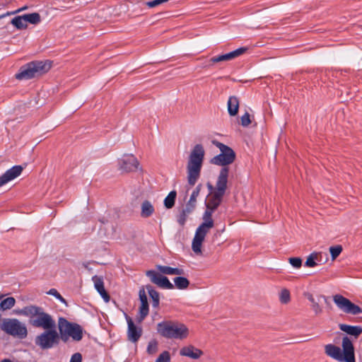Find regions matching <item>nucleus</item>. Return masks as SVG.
<instances>
[{"instance_id":"6e6552de","label":"nucleus","mask_w":362,"mask_h":362,"mask_svg":"<svg viewBox=\"0 0 362 362\" xmlns=\"http://www.w3.org/2000/svg\"><path fill=\"white\" fill-rule=\"evenodd\" d=\"M0 329L6 334L20 339L28 337L25 325L16 318H5L0 323Z\"/></svg>"},{"instance_id":"e433bc0d","label":"nucleus","mask_w":362,"mask_h":362,"mask_svg":"<svg viewBox=\"0 0 362 362\" xmlns=\"http://www.w3.org/2000/svg\"><path fill=\"white\" fill-rule=\"evenodd\" d=\"M290 292L288 289L284 288L280 293L279 300L281 303L286 304L290 301Z\"/></svg>"},{"instance_id":"4c0bfd02","label":"nucleus","mask_w":362,"mask_h":362,"mask_svg":"<svg viewBox=\"0 0 362 362\" xmlns=\"http://www.w3.org/2000/svg\"><path fill=\"white\" fill-rule=\"evenodd\" d=\"M47 293L54 296L60 302L67 305V302L65 298L55 288H51Z\"/></svg>"},{"instance_id":"de8ad7c7","label":"nucleus","mask_w":362,"mask_h":362,"mask_svg":"<svg viewBox=\"0 0 362 362\" xmlns=\"http://www.w3.org/2000/svg\"><path fill=\"white\" fill-rule=\"evenodd\" d=\"M185 274L184 269L181 268H173V275H182Z\"/></svg>"},{"instance_id":"79ce46f5","label":"nucleus","mask_w":362,"mask_h":362,"mask_svg":"<svg viewBox=\"0 0 362 362\" xmlns=\"http://www.w3.org/2000/svg\"><path fill=\"white\" fill-rule=\"evenodd\" d=\"M289 263L295 268H300L302 266V259L300 257H290Z\"/></svg>"},{"instance_id":"bb28decb","label":"nucleus","mask_w":362,"mask_h":362,"mask_svg":"<svg viewBox=\"0 0 362 362\" xmlns=\"http://www.w3.org/2000/svg\"><path fill=\"white\" fill-rule=\"evenodd\" d=\"M11 23L18 30L25 29L28 27L26 22L24 21L23 15L14 17Z\"/></svg>"},{"instance_id":"423d86ee","label":"nucleus","mask_w":362,"mask_h":362,"mask_svg":"<svg viewBox=\"0 0 362 362\" xmlns=\"http://www.w3.org/2000/svg\"><path fill=\"white\" fill-rule=\"evenodd\" d=\"M58 329L64 343H66L70 337L74 341H79L83 337V330L80 325L69 322L63 317L58 319Z\"/></svg>"},{"instance_id":"49530a36","label":"nucleus","mask_w":362,"mask_h":362,"mask_svg":"<svg viewBox=\"0 0 362 362\" xmlns=\"http://www.w3.org/2000/svg\"><path fill=\"white\" fill-rule=\"evenodd\" d=\"M206 186L209 191V194L212 195L213 193L216 190V185L214 186L212 184H211V182H208Z\"/></svg>"},{"instance_id":"c9c22d12","label":"nucleus","mask_w":362,"mask_h":362,"mask_svg":"<svg viewBox=\"0 0 362 362\" xmlns=\"http://www.w3.org/2000/svg\"><path fill=\"white\" fill-rule=\"evenodd\" d=\"M204 240L194 238L192 240V248L194 253H202V245Z\"/></svg>"},{"instance_id":"f257e3e1","label":"nucleus","mask_w":362,"mask_h":362,"mask_svg":"<svg viewBox=\"0 0 362 362\" xmlns=\"http://www.w3.org/2000/svg\"><path fill=\"white\" fill-rule=\"evenodd\" d=\"M16 314L29 318V324L35 328H52L56 325L55 320L49 313L45 312L42 307L30 305L22 309L16 310Z\"/></svg>"},{"instance_id":"603ef678","label":"nucleus","mask_w":362,"mask_h":362,"mask_svg":"<svg viewBox=\"0 0 362 362\" xmlns=\"http://www.w3.org/2000/svg\"><path fill=\"white\" fill-rule=\"evenodd\" d=\"M16 13H17V11H8V12H6V13H3V14L0 15V19H1V18H5V17H6V16H8L14 15V14H16Z\"/></svg>"},{"instance_id":"3c124183","label":"nucleus","mask_w":362,"mask_h":362,"mask_svg":"<svg viewBox=\"0 0 362 362\" xmlns=\"http://www.w3.org/2000/svg\"><path fill=\"white\" fill-rule=\"evenodd\" d=\"M100 295L101 296V297L103 298V300L105 302H109V300L110 299V296L106 291H103V293L102 292L100 293Z\"/></svg>"},{"instance_id":"7ed1b4c3","label":"nucleus","mask_w":362,"mask_h":362,"mask_svg":"<svg viewBox=\"0 0 362 362\" xmlns=\"http://www.w3.org/2000/svg\"><path fill=\"white\" fill-rule=\"evenodd\" d=\"M157 332L166 339L182 340L188 337L189 329L178 321L163 320L157 325Z\"/></svg>"},{"instance_id":"a211bd4d","label":"nucleus","mask_w":362,"mask_h":362,"mask_svg":"<svg viewBox=\"0 0 362 362\" xmlns=\"http://www.w3.org/2000/svg\"><path fill=\"white\" fill-rule=\"evenodd\" d=\"M325 351L327 356L339 362H343L342 351L340 347L329 344L325 346Z\"/></svg>"},{"instance_id":"864d4df0","label":"nucleus","mask_w":362,"mask_h":362,"mask_svg":"<svg viewBox=\"0 0 362 362\" xmlns=\"http://www.w3.org/2000/svg\"><path fill=\"white\" fill-rule=\"evenodd\" d=\"M27 8H28L27 6H23L22 8H20L16 10V11H17V13H19V12H21L22 11H24V10L27 9Z\"/></svg>"},{"instance_id":"f704fd0d","label":"nucleus","mask_w":362,"mask_h":362,"mask_svg":"<svg viewBox=\"0 0 362 362\" xmlns=\"http://www.w3.org/2000/svg\"><path fill=\"white\" fill-rule=\"evenodd\" d=\"M342 250H343L342 246L340 245L331 246L329 247V252L331 255L332 259V260L336 259L337 257H339V255L341 254Z\"/></svg>"},{"instance_id":"0eeeda50","label":"nucleus","mask_w":362,"mask_h":362,"mask_svg":"<svg viewBox=\"0 0 362 362\" xmlns=\"http://www.w3.org/2000/svg\"><path fill=\"white\" fill-rule=\"evenodd\" d=\"M44 331L35 338V344L41 350H49L59 344L61 340L59 331L56 329V325L52 328L44 329Z\"/></svg>"},{"instance_id":"2eb2a0df","label":"nucleus","mask_w":362,"mask_h":362,"mask_svg":"<svg viewBox=\"0 0 362 362\" xmlns=\"http://www.w3.org/2000/svg\"><path fill=\"white\" fill-rule=\"evenodd\" d=\"M247 47H242L233 50L230 52L215 56L211 58L210 62L212 63H218L223 61L232 60L242 54H243L247 50Z\"/></svg>"},{"instance_id":"a18cd8bd","label":"nucleus","mask_w":362,"mask_h":362,"mask_svg":"<svg viewBox=\"0 0 362 362\" xmlns=\"http://www.w3.org/2000/svg\"><path fill=\"white\" fill-rule=\"evenodd\" d=\"M82 361V355L80 353H75L71 356V360L69 362H81Z\"/></svg>"},{"instance_id":"4be33fe9","label":"nucleus","mask_w":362,"mask_h":362,"mask_svg":"<svg viewBox=\"0 0 362 362\" xmlns=\"http://www.w3.org/2000/svg\"><path fill=\"white\" fill-rule=\"evenodd\" d=\"M141 209V216L143 218L150 217L155 211L154 206L148 200H145L142 202Z\"/></svg>"},{"instance_id":"39448f33","label":"nucleus","mask_w":362,"mask_h":362,"mask_svg":"<svg viewBox=\"0 0 362 362\" xmlns=\"http://www.w3.org/2000/svg\"><path fill=\"white\" fill-rule=\"evenodd\" d=\"M228 175L229 168H221L216 180V190L207 196L206 203L216 209L220 206L227 189Z\"/></svg>"},{"instance_id":"412c9836","label":"nucleus","mask_w":362,"mask_h":362,"mask_svg":"<svg viewBox=\"0 0 362 362\" xmlns=\"http://www.w3.org/2000/svg\"><path fill=\"white\" fill-rule=\"evenodd\" d=\"M228 112L230 116H235L239 110V100L236 96H230L227 103Z\"/></svg>"},{"instance_id":"6e6d98bb","label":"nucleus","mask_w":362,"mask_h":362,"mask_svg":"<svg viewBox=\"0 0 362 362\" xmlns=\"http://www.w3.org/2000/svg\"><path fill=\"white\" fill-rule=\"evenodd\" d=\"M1 362H12V361L10 359L5 358V359H3Z\"/></svg>"},{"instance_id":"aec40b11","label":"nucleus","mask_w":362,"mask_h":362,"mask_svg":"<svg viewBox=\"0 0 362 362\" xmlns=\"http://www.w3.org/2000/svg\"><path fill=\"white\" fill-rule=\"evenodd\" d=\"M339 327L340 330L346 332L357 339L362 334V327L361 326H353L346 324H339Z\"/></svg>"},{"instance_id":"c756f323","label":"nucleus","mask_w":362,"mask_h":362,"mask_svg":"<svg viewBox=\"0 0 362 362\" xmlns=\"http://www.w3.org/2000/svg\"><path fill=\"white\" fill-rule=\"evenodd\" d=\"M24 21L33 25H37L41 21L40 15L38 13L24 14Z\"/></svg>"},{"instance_id":"ddd939ff","label":"nucleus","mask_w":362,"mask_h":362,"mask_svg":"<svg viewBox=\"0 0 362 362\" xmlns=\"http://www.w3.org/2000/svg\"><path fill=\"white\" fill-rule=\"evenodd\" d=\"M119 168L124 172H132L136 170L139 163L136 158L132 155H124L119 160Z\"/></svg>"},{"instance_id":"f3484780","label":"nucleus","mask_w":362,"mask_h":362,"mask_svg":"<svg viewBox=\"0 0 362 362\" xmlns=\"http://www.w3.org/2000/svg\"><path fill=\"white\" fill-rule=\"evenodd\" d=\"M139 296L141 302V305L139 308L140 316L138 317V321L141 322L146 318V317L148 315L149 313L148 298L144 291V288L143 287L139 289Z\"/></svg>"},{"instance_id":"473e14b6","label":"nucleus","mask_w":362,"mask_h":362,"mask_svg":"<svg viewBox=\"0 0 362 362\" xmlns=\"http://www.w3.org/2000/svg\"><path fill=\"white\" fill-rule=\"evenodd\" d=\"M209 229V228H206V227H205V226H204L203 225L201 224L197 228L194 238H197V239H199V240H204Z\"/></svg>"},{"instance_id":"7c9ffc66","label":"nucleus","mask_w":362,"mask_h":362,"mask_svg":"<svg viewBox=\"0 0 362 362\" xmlns=\"http://www.w3.org/2000/svg\"><path fill=\"white\" fill-rule=\"evenodd\" d=\"M192 211V208L190 207H185V209H183L182 210L180 214L177 216V223L180 224V226L182 227L185 226L187 221V215L190 214Z\"/></svg>"},{"instance_id":"f8f14e48","label":"nucleus","mask_w":362,"mask_h":362,"mask_svg":"<svg viewBox=\"0 0 362 362\" xmlns=\"http://www.w3.org/2000/svg\"><path fill=\"white\" fill-rule=\"evenodd\" d=\"M341 347L343 362H356L354 346L349 337L342 338Z\"/></svg>"},{"instance_id":"c03bdc74","label":"nucleus","mask_w":362,"mask_h":362,"mask_svg":"<svg viewBox=\"0 0 362 362\" xmlns=\"http://www.w3.org/2000/svg\"><path fill=\"white\" fill-rule=\"evenodd\" d=\"M251 120L250 118V114L246 112L242 117H241V124L243 127H247L249 124H250Z\"/></svg>"},{"instance_id":"ea45409f","label":"nucleus","mask_w":362,"mask_h":362,"mask_svg":"<svg viewBox=\"0 0 362 362\" xmlns=\"http://www.w3.org/2000/svg\"><path fill=\"white\" fill-rule=\"evenodd\" d=\"M158 349V343L156 341L153 340L148 343L147 346V352L149 354H153L157 351Z\"/></svg>"},{"instance_id":"9b49d317","label":"nucleus","mask_w":362,"mask_h":362,"mask_svg":"<svg viewBox=\"0 0 362 362\" xmlns=\"http://www.w3.org/2000/svg\"><path fill=\"white\" fill-rule=\"evenodd\" d=\"M146 275L150 279L151 283L156 284L159 288L165 289L174 288V285L169 281L168 277L163 275L160 272L151 269L146 272Z\"/></svg>"},{"instance_id":"f03ea898","label":"nucleus","mask_w":362,"mask_h":362,"mask_svg":"<svg viewBox=\"0 0 362 362\" xmlns=\"http://www.w3.org/2000/svg\"><path fill=\"white\" fill-rule=\"evenodd\" d=\"M204 153L203 146L196 144L189 155L187 168V181L190 186H194L200 177Z\"/></svg>"},{"instance_id":"37998d69","label":"nucleus","mask_w":362,"mask_h":362,"mask_svg":"<svg viewBox=\"0 0 362 362\" xmlns=\"http://www.w3.org/2000/svg\"><path fill=\"white\" fill-rule=\"evenodd\" d=\"M168 1L169 0H152L145 2L144 4L148 8H154Z\"/></svg>"},{"instance_id":"1a4fd4ad","label":"nucleus","mask_w":362,"mask_h":362,"mask_svg":"<svg viewBox=\"0 0 362 362\" xmlns=\"http://www.w3.org/2000/svg\"><path fill=\"white\" fill-rule=\"evenodd\" d=\"M212 144L219 148L221 153L212 158L211 163L226 168L234 162L235 153L230 147L216 140H213Z\"/></svg>"},{"instance_id":"5701e85b","label":"nucleus","mask_w":362,"mask_h":362,"mask_svg":"<svg viewBox=\"0 0 362 362\" xmlns=\"http://www.w3.org/2000/svg\"><path fill=\"white\" fill-rule=\"evenodd\" d=\"M146 288L148 291L149 296L152 300V307L153 308L158 309L160 303L159 293L151 285H146Z\"/></svg>"},{"instance_id":"4468645a","label":"nucleus","mask_w":362,"mask_h":362,"mask_svg":"<svg viewBox=\"0 0 362 362\" xmlns=\"http://www.w3.org/2000/svg\"><path fill=\"white\" fill-rule=\"evenodd\" d=\"M23 170V167L20 165H14L7 170L0 176V187L18 177L22 173Z\"/></svg>"},{"instance_id":"09e8293b","label":"nucleus","mask_w":362,"mask_h":362,"mask_svg":"<svg viewBox=\"0 0 362 362\" xmlns=\"http://www.w3.org/2000/svg\"><path fill=\"white\" fill-rule=\"evenodd\" d=\"M205 206H206L205 212H210L211 214H213V213L217 209L216 208H215L212 206H210L209 204H208L206 202H205Z\"/></svg>"},{"instance_id":"9d476101","label":"nucleus","mask_w":362,"mask_h":362,"mask_svg":"<svg viewBox=\"0 0 362 362\" xmlns=\"http://www.w3.org/2000/svg\"><path fill=\"white\" fill-rule=\"evenodd\" d=\"M333 300L338 308L345 313L355 315L362 313L361 308L354 304L349 299L345 298L342 295H334L333 296Z\"/></svg>"},{"instance_id":"2f4dec72","label":"nucleus","mask_w":362,"mask_h":362,"mask_svg":"<svg viewBox=\"0 0 362 362\" xmlns=\"http://www.w3.org/2000/svg\"><path fill=\"white\" fill-rule=\"evenodd\" d=\"M203 220L204 222L202 223V225L208 228H211L214 227V223L212 219V214H211L210 212L204 211L203 215Z\"/></svg>"},{"instance_id":"a878e982","label":"nucleus","mask_w":362,"mask_h":362,"mask_svg":"<svg viewBox=\"0 0 362 362\" xmlns=\"http://www.w3.org/2000/svg\"><path fill=\"white\" fill-rule=\"evenodd\" d=\"M176 197L177 192L175 190L170 192L164 199V206L166 209H172L174 206Z\"/></svg>"},{"instance_id":"58836bf2","label":"nucleus","mask_w":362,"mask_h":362,"mask_svg":"<svg viewBox=\"0 0 362 362\" xmlns=\"http://www.w3.org/2000/svg\"><path fill=\"white\" fill-rule=\"evenodd\" d=\"M156 362H170V355L168 351H164L156 360Z\"/></svg>"},{"instance_id":"6ab92c4d","label":"nucleus","mask_w":362,"mask_h":362,"mask_svg":"<svg viewBox=\"0 0 362 362\" xmlns=\"http://www.w3.org/2000/svg\"><path fill=\"white\" fill-rule=\"evenodd\" d=\"M180 354L192 359H198L203 354V352L202 350L194 347V346L189 345L182 347L180 351Z\"/></svg>"},{"instance_id":"c85d7f7f","label":"nucleus","mask_w":362,"mask_h":362,"mask_svg":"<svg viewBox=\"0 0 362 362\" xmlns=\"http://www.w3.org/2000/svg\"><path fill=\"white\" fill-rule=\"evenodd\" d=\"M16 303V299L13 297H8L2 300L0 303V310L1 311L12 308Z\"/></svg>"},{"instance_id":"cd10ccee","label":"nucleus","mask_w":362,"mask_h":362,"mask_svg":"<svg viewBox=\"0 0 362 362\" xmlns=\"http://www.w3.org/2000/svg\"><path fill=\"white\" fill-rule=\"evenodd\" d=\"M320 253L313 252L308 257L305 262V267H314L317 265L316 261H320Z\"/></svg>"},{"instance_id":"5fc2aeb1","label":"nucleus","mask_w":362,"mask_h":362,"mask_svg":"<svg viewBox=\"0 0 362 362\" xmlns=\"http://www.w3.org/2000/svg\"><path fill=\"white\" fill-rule=\"evenodd\" d=\"M309 300L313 303L314 304V303H316L315 301V299L313 298V297L312 296H310L309 298H308Z\"/></svg>"},{"instance_id":"20e7f679","label":"nucleus","mask_w":362,"mask_h":362,"mask_svg":"<svg viewBox=\"0 0 362 362\" xmlns=\"http://www.w3.org/2000/svg\"><path fill=\"white\" fill-rule=\"evenodd\" d=\"M52 67L49 60L33 61L22 66L15 77L18 80H28L40 76L48 72Z\"/></svg>"},{"instance_id":"393cba45","label":"nucleus","mask_w":362,"mask_h":362,"mask_svg":"<svg viewBox=\"0 0 362 362\" xmlns=\"http://www.w3.org/2000/svg\"><path fill=\"white\" fill-rule=\"evenodd\" d=\"M174 288L176 287L177 289L184 290L186 289L189 285V281L184 276H177L174 278Z\"/></svg>"},{"instance_id":"72a5a7b5","label":"nucleus","mask_w":362,"mask_h":362,"mask_svg":"<svg viewBox=\"0 0 362 362\" xmlns=\"http://www.w3.org/2000/svg\"><path fill=\"white\" fill-rule=\"evenodd\" d=\"M93 281L94 282V286L99 293L105 291L104 282L102 278L94 276L93 277Z\"/></svg>"},{"instance_id":"b1692460","label":"nucleus","mask_w":362,"mask_h":362,"mask_svg":"<svg viewBox=\"0 0 362 362\" xmlns=\"http://www.w3.org/2000/svg\"><path fill=\"white\" fill-rule=\"evenodd\" d=\"M202 187V184H199L195 187V189L193 190V192H192V194L190 196L189 200L188 201V202H187V204L186 205V207L192 208V211H193L194 209L195 208L196 202H197V197L199 196V194L200 193Z\"/></svg>"},{"instance_id":"a19ab883","label":"nucleus","mask_w":362,"mask_h":362,"mask_svg":"<svg viewBox=\"0 0 362 362\" xmlns=\"http://www.w3.org/2000/svg\"><path fill=\"white\" fill-rule=\"evenodd\" d=\"M157 269L161 274L173 275V267L168 266L157 265Z\"/></svg>"},{"instance_id":"8fccbe9b","label":"nucleus","mask_w":362,"mask_h":362,"mask_svg":"<svg viewBox=\"0 0 362 362\" xmlns=\"http://www.w3.org/2000/svg\"><path fill=\"white\" fill-rule=\"evenodd\" d=\"M312 307H313V310L315 311V314H319L322 312V309L317 303H314V304H313Z\"/></svg>"},{"instance_id":"dca6fc26","label":"nucleus","mask_w":362,"mask_h":362,"mask_svg":"<svg viewBox=\"0 0 362 362\" xmlns=\"http://www.w3.org/2000/svg\"><path fill=\"white\" fill-rule=\"evenodd\" d=\"M125 318L128 325V339L132 342H136L142 334V329L141 327H137L132 319L127 314H125Z\"/></svg>"},{"instance_id":"4d7b16f0","label":"nucleus","mask_w":362,"mask_h":362,"mask_svg":"<svg viewBox=\"0 0 362 362\" xmlns=\"http://www.w3.org/2000/svg\"><path fill=\"white\" fill-rule=\"evenodd\" d=\"M3 296H4L3 295H1V296H0V299H1V298H3Z\"/></svg>"}]
</instances>
